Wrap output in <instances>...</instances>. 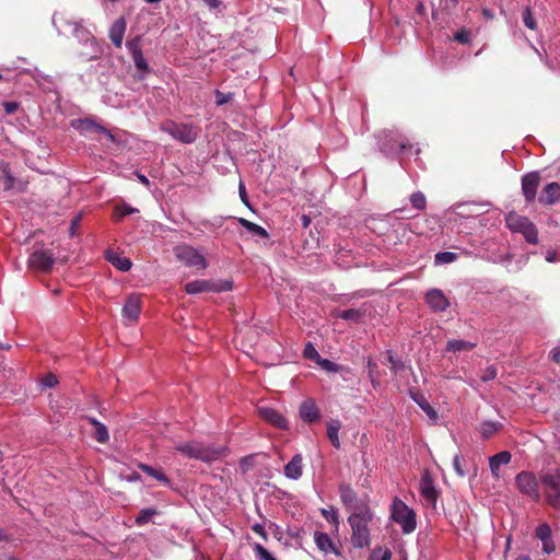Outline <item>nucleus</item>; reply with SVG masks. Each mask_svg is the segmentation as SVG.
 <instances>
[{"mask_svg": "<svg viewBox=\"0 0 560 560\" xmlns=\"http://www.w3.org/2000/svg\"><path fill=\"white\" fill-rule=\"evenodd\" d=\"M373 512L366 514H350L348 523L351 527V544L354 548H365L371 544L369 524L373 521Z\"/></svg>", "mask_w": 560, "mask_h": 560, "instance_id": "obj_1", "label": "nucleus"}, {"mask_svg": "<svg viewBox=\"0 0 560 560\" xmlns=\"http://www.w3.org/2000/svg\"><path fill=\"white\" fill-rule=\"evenodd\" d=\"M72 25V35L78 39L79 43H82L84 46L89 47L88 50L80 51L79 56L86 61L98 59L103 54L102 45L95 39V37L86 27L77 22H74Z\"/></svg>", "mask_w": 560, "mask_h": 560, "instance_id": "obj_2", "label": "nucleus"}, {"mask_svg": "<svg viewBox=\"0 0 560 560\" xmlns=\"http://www.w3.org/2000/svg\"><path fill=\"white\" fill-rule=\"evenodd\" d=\"M340 500L350 514H366L372 512L368 497H359L350 485L341 483L339 486Z\"/></svg>", "mask_w": 560, "mask_h": 560, "instance_id": "obj_3", "label": "nucleus"}, {"mask_svg": "<svg viewBox=\"0 0 560 560\" xmlns=\"http://www.w3.org/2000/svg\"><path fill=\"white\" fill-rule=\"evenodd\" d=\"M546 503L555 510H560V469L544 472L539 476Z\"/></svg>", "mask_w": 560, "mask_h": 560, "instance_id": "obj_4", "label": "nucleus"}, {"mask_svg": "<svg viewBox=\"0 0 560 560\" xmlns=\"http://www.w3.org/2000/svg\"><path fill=\"white\" fill-rule=\"evenodd\" d=\"M392 518L401 526L405 534H410L416 529V513L405 502L395 499L392 504Z\"/></svg>", "mask_w": 560, "mask_h": 560, "instance_id": "obj_5", "label": "nucleus"}, {"mask_svg": "<svg viewBox=\"0 0 560 560\" xmlns=\"http://www.w3.org/2000/svg\"><path fill=\"white\" fill-rule=\"evenodd\" d=\"M72 127L77 129L82 136L93 140L101 141L103 136L109 142L116 141L115 136L109 130L90 118L73 120Z\"/></svg>", "mask_w": 560, "mask_h": 560, "instance_id": "obj_6", "label": "nucleus"}, {"mask_svg": "<svg viewBox=\"0 0 560 560\" xmlns=\"http://www.w3.org/2000/svg\"><path fill=\"white\" fill-rule=\"evenodd\" d=\"M175 451L186 455L189 458H195L205 463H210L220 457L217 450L205 446L199 442H189L175 446Z\"/></svg>", "mask_w": 560, "mask_h": 560, "instance_id": "obj_7", "label": "nucleus"}, {"mask_svg": "<svg viewBox=\"0 0 560 560\" xmlns=\"http://www.w3.org/2000/svg\"><path fill=\"white\" fill-rule=\"evenodd\" d=\"M161 130L183 143H192L199 133V128L197 126L176 124L174 121H166L162 124Z\"/></svg>", "mask_w": 560, "mask_h": 560, "instance_id": "obj_8", "label": "nucleus"}, {"mask_svg": "<svg viewBox=\"0 0 560 560\" xmlns=\"http://www.w3.org/2000/svg\"><path fill=\"white\" fill-rule=\"evenodd\" d=\"M515 486L527 499L533 502H539L541 497L539 492V481L533 472L526 470L518 472L515 477Z\"/></svg>", "mask_w": 560, "mask_h": 560, "instance_id": "obj_9", "label": "nucleus"}, {"mask_svg": "<svg viewBox=\"0 0 560 560\" xmlns=\"http://www.w3.org/2000/svg\"><path fill=\"white\" fill-rule=\"evenodd\" d=\"M174 255L176 259L183 262L186 267L205 269L208 265L205 256L200 254L196 248L187 244L175 246Z\"/></svg>", "mask_w": 560, "mask_h": 560, "instance_id": "obj_10", "label": "nucleus"}, {"mask_svg": "<svg viewBox=\"0 0 560 560\" xmlns=\"http://www.w3.org/2000/svg\"><path fill=\"white\" fill-rule=\"evenodd\" d=\"M232 281L222 280H194L185 284V291L188 294H198L202 292H224L232 290Z\"/></svg>", "mask_w": 560, "mask_h": 560, "instance_id": "obj_11", "label": "nucleus"}, {"mask_svg": "<svg viewBox=\"0 0 560 560\" xmlns=\"http://www.w3.org/2000/svg\"><path fill=\"white\" fill-rule=\"evenodd\" d=\"M257 412L258 416L268 424L280 430L289 429L288 420L280 411L276 410L275 408L261 406L257 408Z\"/></svg>", "mask_w": 560, "mask_h": 560, "instance_id": "obj_12", "label": "nucleus"}, {"mask_svg": "<svg viewBox=\"0 0 560 560\" xmlns=\"http://www.w3.org/2000/svg\"><path fill=\"white\" fill-rule=\"evenodd\" d=\"M420 493L429 505L435 508L439 498V491L434 485L432 476L428 470H425L421 476Z\"/></svg>", "mask_w": 560, "mask_h": 560, "instance_id": "obj_13", "label": "nucleus"}, {"mask_svg": "<svg viewBox=\"0 0 560 560\" xmlns=\"http://www.w3.org/2000/svg\"><path fill=\"white\" fill-rule=\"evenodd\" d=\"M55 259L50 250H35L30 259L28 266L33 269L49 272L54 266Z\"/></svg>", "mask_w": 560, "mask_h": 560, "instance_id": "obj_14", "label": "nucleus"}, {"mask_svg": "<svg viewBox=\"0 0 560 560\" xmlns=\"http://www.w3.org/2000/svg\"><path fill=\"white\" fill-rule=\"evenodd\" d=\"M126 46L132 57L136 68L142 73H149L150 67L143 57L140 37H135L128 40Z\"/></svg>", "mask_w": 560, "mask_h": 560, "instance_id": "obj_15", "label": "nucleus"}, {"mask_svg": "<svg viewBox=\"0 0 560 560\" xmlns=\"http://www.w3.org/2000/svg\"><path fill=\"white\" fill-rule=\"evenodd\" d=\"M539 184L540 175L538 172H530L523 176L522 192L526 202L530 203L535 200Z\"/></svg>", "mask_w": 560, "mask_h": 560, "instance_id": "obj_16", "label": "nucleus"}, {"mask_svg": "<svg viewBox=\"0 0 560 560\" xmlns=\"http://www.w3.org/2000/svg\"><path fill=\"white\" fill-rule=\"evenodd\" d=\"M142 308V300L140 294H130L122 307V316L130 323L138 320Z\"/></svg>", "mask_w": 560, "mask_h": 560, "instance_id": "obj_17", "label": "nucleus"}, {"mask_svg": "<svg viewBox=\"0 0 560 560\" xmlns=\"http://www.w3.org/2000/svg\"><path fill=\"white\" fill-rule=\"evenodd\" d=\"M425 302L434 312H444L450 306L447 298L439 289L429 290L425 294Z\"/></svg>", "mask_w": 560, "mask_h": 560, "instance_id": "obj_18", "label": "nucleus"}, {"mask_svg": "<svg viewBox=\"0 0 560 560\" xmlns=\"http://www.w3.org/2000/svg\"><path fill=\"white\" fill-rule=\"evenodd\" d=\"M538 201L544 206H551L560 201V184L557 182L547 184L542 188Z\"/></svg>", "mask_w": 560, "mask_h": 560, "instance_id": "obj_19", "label": "nucleus"}, {"mask_svg": "<svg viewBox=\"0 0 560 560\" xmlns=\"http://www.w3.org/2000/svg\"><path fill=\"white\" fill-rule=\"evenodd\" d=\"M300 417L304 422L313 423L319 420V409L314 399H305L300 406Z\"/></svg>", "mask_w": 560, "mask_h": 560, "instance_id": "obj_20", "label": "nucleus"}, {"mask_svg": "<svg viewBox=\"0 0 560 560\" xmlns=\"http://www.w3.org/2000/svg\"><path fill=\"white\" fill-rule=\"evenodd\" d=\"M314 540L317 548L324 553H335L337 556L340 555L338 548L336 547V545L334 544L332 539L329 537L328 534L315 532Z\"/></svg>", "mask_w": 560, "mask_h": 560, "instance_id": "obj_21", "label": "nucleus"}, {"mask_svg": "<svg viewBox=\"0 0 560 560\" xmlns=\"http://www.w3.org/2000/svg\"><path fill=\"white\" fill-rule=\"evenodd\" d=\"M303 474V458L301 454H296L284 466V476L292 480H298Z\"/></svg>", "mask_w": 560, "mask_h": 560, "instance_id": "obj_22", "label": "nucleus"}, {"mask_svg": "<svg viewBox=\"0 0 560 560\" xmlns=\"http://www.w3.org/2000/svg\"><path fill=\"white\" fill-rule=\"evenodd\" d=\"M15 183L14 176L10 172L9 163L0 160V192L9 191Z\"/></svg>", "mask_w": 560, "mask_h": 560, "instance_id": "obj_23", "label": "nucleus"}, {"mask_svg": "<svg viewBox=\"0 0 560 560\" xmlns=\"http://www.w3.org/2000/svg\"><path fill=\"white\" fill-rule=\"evenodd\" d=\"M125 32L126 22L124 19L116 20L109 28V38L117 48H120L122 45Z\"/></svg>", "mask_w": 560, "mask_h": 560, "instance_id": "obj_24", "label": "nucleus"}, {"mask_svg": "<svg viewBox=\"0 0 560 560\" xmlns=\"http://www.w3.org/2000/svg\"><path fill=\"white\" fill-rule=\"evenodd\" d=\"M506 225L512 232L522 233L529 225L530 221L528 218L518 215L515 212H510L506 215Z\"/></svg>", "mask_w": 560, "mask_h": 560, "instance_id": "obj_25", "label": "nucleus"}, {"mask_svg": "<svg viewBox=\"0 0 560 560\" xmlns=\"http://www.w3.org/2000/svg\"><path fill=\"white\" fill-rule=\"evenodd\" d=\"M511 453L508 451L499 452L489 458V466L493 476H499L501 465H506L511 462Z\"/></svg>", "mask_w": 560, "mask_h": 560, "instance_id": "obj_26", "label": "nucleus"}, {"mask_svg": "<svg viewBox=\"0 0 560 560\" xmlns=\"http://www.w3.org/2000/svg\"><path fill=\"white\" fill-rule=\"evenodd\" d=\"M106 259L117 269L121 271H128L131 269L132 262L127 257H121L115 252H107Z\"/></svg>", "mask_w": 560, "mask_h": 560, "instance_id": "obj_27", "label": "nucleus"}, {"mask_svg": "<svg viewBox=\"0 0 560 560\" xmlns=\"http://www.w3.org/2000/svg\"><path fill=\"white\" fill-rule=\"evenodd\" d=\"M341 428V422L337 419H331L327 422V436L331 443V445L336 448L340 447V441H339V430Z\"/></svg>", "mask_w": 560, "mask_h": 560, "instance_id": "obj_28", "label": "nucleus"}, {"mask_svg": "<svg viewBox=\"0 0 560 560\" xmlns=\"http://www.w3.org/2000/svg\"><path fill=\"white\" fill-rule=\"evenodd\" d=\"M139 469L166 486L171 485V480L161 469L153 468L147 464H139Z\"/></svg>", "mask_w": 560, "mask_h": 560, "instance_id": "obj_29", "label": "nucleus"}, {"mask_svg": "<svg viewBox=\"0 0 560 560\" xmlns=\"http://www.w3.org/2000/svg\"><path fill=\"white\" fill-rule=\"evenodd\" d=\"M475 347H476L475 342L451 339L447 341L445 350L448 352H460V351H470Z\"/></svg>", "mask_w": 560, "mask_h": 560, "instance_id": "obj_30", "label": "nucleus"}, {"mask_svg": "<svg viewBox=\"0 0 560 560\" xmlns=\"http://www.w3.org/2000/svg\"><path fill=\"white\" fill-rule=\"evenodd\" d=\"M238 222L243 228H245L247 231H249L250 233H253L257 236H260L262 238H267L269 236L268 232L262 226H260L249 220L241 218L238 220Z\"/></svg>", "mask_w": 560, "mask_h": 560, "instance_id": "obj_31", "label": "nucleus"}, {"mask_svg": "<svg viewBox=\"0 0 560 560\" xmlns=\"http://www.w3.org/2000/svg\"><path fill=\"white\" fill-rule=\"evenodd\" d=\"M385 357H386L387 362L390 364V370L394 374H398L399 372H402L406 370L405 363L401 360L396 359L394 357L392 350H387L385 352Z\"/></svg>", "mask_w": 560, "mask_h": 560, "instance_id": "obj_32", "label": "nucleus"}, {"mask_svg": "<svg viewBox=\"0 0 560 560\" xmlns=\"http://www.w3.org/2000/svg\"><path fill=\"white\" fill-rule=\"evenodd\" d=\"M138 212L137 208H133L127 203L117 205L114 209V219L120 221L125 215H129Z\"/></svg>", "mask_w": 560, "mask_h": 560, "instance_id": "obj_33", "label": "nucleus"}, {"mask_svg": "<svg viewBox=\"0 0 560 560\" xmlns=\"http://www.w3.org/2000/svg\"><path fill=\"white\" fill-rule=\"evenodd\" d=\"M413 399L430 419L435 420L438 418L436 411L422 395L413 396Z\"/></svg>", "mask_w": 560, "mask_h": 560, "instance_id": "obj_34", "label": "nucleus"}, {"mask_svg": "<svg viewBox=\"0 0 560 560\" xmlns=\"http://www.w3.org/2000/svg\"><path fill=\"white\" fill-rule=\"evenodd\" d=\"M158 511L155 509H143L140 511L138 516L136 517V524L141 526L149 523L152 516L156 515Z\"/></svg>", "mask_w": 560, "mask_h": 560, "instance_id": "obj_35", "label": "nucleus"}, {"mask_svg": "<svg viewBox=\"0 0 560 560\" xmlns=\"http://www.w3.org/2000/svg\"><path fill=\"white\" fill-rule=\"evenodd\" d=\"M410 202L415 209L420 211L424 210L427 207L425 196L421 191L413 192L410 196Z\"/></svg>", "mask_w": 560, "mask_h": 560, "instance_id": "obj_36", "label": "nucleus"}, {"mask_svg": "<svg viewBox=\"0 0 560 560\" xmlns=\"http://www.w3.org/2000/svg\"><path fill=\"white\" fill-rule=\"evenodd\" d=\"M525 240L530 244H537L538 243V231L533 222L527 225L526 230L522 232Z\"/></svg>", "mask_w": 560, "mask_h": 560, "instance_id": "obj_37", "label": "nucleus"}, {"mask_svg": "<svg viewBox=\"0 0 560 560\" xmlns=\"http://www.w3.org/2000/svg\"><path fill=\"white\" fill-rule=\"evenodd\" d=\"M392 551L388 548H375L372 550L369 560H390Z\"/></svg>", "mask_w": 560, "mask_h": 560, "instance_id": "obj_38", "label": "nucleus"}, {"mask_svg": "<svg viewBox=\"0 0 560 560\" xmlns=\"http://www.w3.org/2000/svg\"><path fill=\"white\" fill-rule=\"evenodd\" d=\"M320 514L325 517V520L331 524H334L336 527L339 524V515L338 511L335 508L330 509H322Z\"/></svg>", "mask_w": 560, "mask_h": 560, "instance_id": "obj_39", "label": "nucleus"}, {"mask_svg": "<svg viewBox=\"0 0 560 560\" xmlns=\"http://www.w3.org/2000/svg\"><path fill=\"white\" fill-rule=\"evenodd\" d=\"M94 432V439L100 443H106L109 440V433L105 424L101 423L97 425Z\"/></svg>", "mask_w": 560, "mask_h": 560, "instance_id": "obj_40", "label": "nucleus"}, {"mask_svg": "<svg viewBox=\"0 0 560 560\" xmlns=\"http://www.w3.org/2000/svg\"><path fill=\"white\" fill-rule=\"evenodd\" d=\"M499 430V424L495 422H483L480 428V433L485 439L491 438Z\"/></svg>", "mask_w": 560, "mask_h": 560, "instance_id": "obj_41", "label": "nucleus"}, {"mask_svg": "<svg viewBox=\"0 0 560 560\" xmlns=\"http://www.w3.org/2000/svg\"><path fill=\"white\" fill-rule=\"evenodd\" d=\"M317 364L322 369H324L325 371H328V372L337 373V372H341L343 370V366L338 365L328 359L320 358V360L317 362Z\"/></svg>", "mask_w": 560, "mask_h": 560, "instance_id": "obj_42", "label": "nucleus"}, {"mask_svg": "<svg viewBox=\"0 0 560 560\" xmlns=\"http://www.w3.org/2000/svg\"><path fill=\"white\" fill-rule=\"evenodd\" d=\"M255 556L259 560H277L272 555L260 544H255L253 547Z\"/></svg>", "mask_w": 560, "mask_h": 560, "instance_id": "obj_43", "label": "nucleus"}, {"mask_svg": "<svg viewBox=\"0 0 560 560\" xmlns=\"http://www.w3.org/2000/svg\"><path fill=\"white\" fill-rule=\"evenodd\" d=\"M457 258V255L453 252H441L435 255V262L436 264H451L455 261Z\"/></svg>", "mask_w": 560, "mask_h": 560, "instance_id": "obj_44", "label": "nucleus"}, {"mask_svg": "<svg viewBox=\"0 0 560 560\" xmlns=\"http://www.w3.org/2000/svg\"><path fill=\"white\" fill-rule=\"evenodd\" d=\"M361 312L354 308L343 310L338 314V317L345 320H358Z\"/></svg>", "mask_w": 560, "mask_h": 560, "instance_id": "obj_45", "label": "nucleus"}, {"mask_svg": "<svg viewBox=\"0 0 560 560\" xmlns=\"http://www.w3.org/2000/svg\"><path fill=\"white\" fill-rule=\"evenodd\" d=\"M536 536L537 538H539L541 541H545V540H548V539H551V528L549 525L547 524H541L537 527L536 529Z\"/></svg>", "mask_w": 560, "mask_h": 560, "instance_id": "obj_46", "label": "nucleus"}, {"mask_svg": "<svg viewBox=\"0 0 560 560\" xmlns=\"http://www.w3.org/2000/svg\"><path fill=\"white\" fill-rule=\"evenodd\" d=\"M522 18H523V23L525 24L526 27H528L529 30L536 28V26H537L536 21H535L533 13L528 7L523 11Z\"/></svg>", "mask_w": 560, "mask_h": 560, "instance_id": "obj_47", "label": "nucleus"}, {"mask_svg": "<svg viewBox=\"0 0 560 560\" xmlns=\"http://www.w3.org/2000/svg\"><path fill=\"white\" fill-rule=\"evenodd\" d=\"M214 95H215V104L218 106L229 103L234 97V93H232V92L223 93L219 90H215Z\"/></svg>", "mask_w": 560, "mask_h": 560, "instance_id": "obj_48", "label": "nucleus"}, {"mask_svg": "<svg viewBox=\"0 0 560 560\" xmlns=\"http://www.w3.org/2000/svg\"><path fill=\"white\" fill-rule=\"evenodd\" d=\"M303 353H304V357H305V358H307V359H310V360H312V361H314V362H316V363H317V362L320 360V358H322V357L319 355V353L317 352V350H316V349L313 347V345H312V343H310V342L305 346V348H304V352H303Z\"/></svg>", "mask_w": 560, "mask_h": 560, "instance_id": "obj_49", "label": "nucleus"}, {"mask_svg": "<svg viewBox=\"0 0 560 560\" xmlns=\"http://www.w3.org/2000/svg\"><path fill=\"white\" fill-rule=\"evenodd\" d=\"M453 39L459 44H469L470 43V33L463 28L459 32L454 34Z\"/></svg>", "mask_w": 560, "mask_h": 560, "instance_id": "obj_50", "label": "nucleus"}, {"mask_svg": "<svg viewBox=\"0 0 560 560\" xmlns=\"http://www.w3.org/2000/svg\"><path fill=\"white\" fill-rule=\"evenodd\" d=\"M5 114L12 115L20 108V103L15 101H7L2 103Z\"/></svg>", "mask_w": 560, "mask_h": 560, "instance_id": "obj_51", "label": "nucleus"}, {"mask_svg": "<svg viewBox=\"0 0 560 560\" xmlns=\"http://www.w3.org/2000/svg\"><path fill=\"white\" fill-rule=\"evenodd\" d=\"M462 462H463V458L459 455H455L454 456V458H453V467H454L456 474L459 477L464 478L466 476V472H465V470L463 468Z\"/></svg>", "mask_w": 560, "mask_h": 560, "instance_id": "obj_52", "label": "nucleus"}, {"mask_svg": "<svg viewBox=\"0 0 560 560\" xmlns=\"http://www.w3.org/2000/svg\"><path fill=\"white\" fill-rule=\"evenodd\" d=\"M495 377H497V368L494 365L488 366L481 375V380L483 382L494 380Z\"/></svg>", "mask_w": 560, "mask_h": 560, "instance_id": "obj_53", "label": "nucleus"}, {"mask_svg": "<svg viewBox=\"0 0 560 560\" xmlns=\"http://www.w3.org/2000/svg\"><path fill=\"white\" fill-rule=\"evenodd\" d=\"M58 383V380H57V376L54 375V374H47L44 378H43V385L45 387H54L56 384Z\"/></svg>", "mask_w": 560, "mask_h": 560, "instance_id": "obj_54", "label": "nucleus"}, {"mask_svg": "<svg viewBox=\"0 0 560 560\" xmlns=\"http://www.w3.org/2000/svg\"><path fill=\"white\" fill-rule=\"evenodd\" d=\"M252 529H253L254 533L259 535L264 540H268V535H267V532L265 530L264 525H261V524H254L252 526Z\"/></svg>", "mask_w": 560, "mask_h": 560, "instance_id": "obj_55", "label": "nucleus"}, {"mask_svg": "<svg viewBox=\"0 0 560 560\" xmlns=\"http://www.w3.org/2000/svg\"><path fill=\"white\" fill-rule=\"evenodd\" d=\"M542 549L546 553H551L555 550V544L551 539L542 541Z\"/></svg>", "mask_w": 560, "mask_h": 560, "instance_id": "obj_56", "label": "nucleus"}, {"mask_svg": "<svg viewBox=\"0 0 560 560\" xmlns=\"http://www.w3.org/2000/svg\"><path fill=\"white\" fill-rule=\"evenodd\" d=\"M312 220L308 214H302L301 215V223L303 229H307L311 224Z\"/></svg>", "mask_w": 560, "mask_h": 560, "instance_id": "obj_57", "label": "nucleus"}, {"mask_svg": "<svg viewBox=\"0 0 560 560\" xmlns=\"http://www.w3.org/2000/svg\"><path fill=\"white\" fill-rule=\"evenodd\" d=\"M551 359H552L555 362L560 363V347L555 348V349L551 351Z\"/></svg>", "mask_w": 560, "mask_h": 560, "instance_id": "obj_58", "label": "nucleus"}, {"mask_svg": "<svg viewBox=\"0 0 560 560\" xmlns=\"http://www.w3.org/2000/svg\"><path fill=\"white\" fill-rule=\"evenodd\" d=\"M209 8L217 9L220 5L219 0H202Z\"/></svg>", "mask_w": 560, "mask_h": 560, "instance_id": "obj_59", "label": "nucleus"}, {"mask_svg": "<svg viewBox=\"0 0 560 560\" xmlns=\"http://www.w3.org/2000/svg\"><path fill=\"white\" fill-rule=\"evenodd\" d=\"M397 143H398V147H399V149L401 151L406 150L407 148H411V144L408 143L407 141L402 140V139L397 141Z\"/></svg>", "mask_w": 560, "mask_h": 560, "instance_id": "obj_60", "label": "nucleus"}, {"mask_svg": "<svg viewBox=\"0 0 560 560\" xmlns=\"http://www.w3.org/2000/svg\"><path fill=\"white\" fill-rule=\"evenodd\" d=\"M416 12L420 15H423L424 12H425V8L424 5L421 3V2H418L417 3V7H416Z\"/></svg>", "mask_w": 560, "mask_h": 560, "instance_id": "obj_61", "label": "nucleus"}, {"mask_svg": "<svg viewBox=\"0 0 560 560\" xmlns=\"http://www.w3.org/2000/svg\"><path fill=\"white\" fill-rule=\"evenodd\" d=\"M86 420L94 427L96 428L97 425H100L102 422H100L98 420H96L95 418L93 417H86Z\"/></svg>", "mask_w": 560, "mask_h": 560, "instance_id": "obj_62", "label": "nucleus"}, {"mask_svg": "<svg viewBox=\"0 0 560 560\" xmlns=\"http://www.w3.org/2000/svg\"><path fill=\"white\" fill-rule=\"evenodd\" d=\"M368 366H369V370H370L369 374H370V376L372 378V382L374 383L372 374H373V370L376 368V363L369 361Z\"/></svg>", "mask_w": 560, "mask_h": 560, "instance_id": "obj_63", "label": "nucleus"}, {"mask_svg": "<svg viewBox=\"0 0 560 560\" xmlns=\"http://www.w3.org/2000/svg\"><path fill=\"white\" fill-rule=\"evenodd\" d=\"M138 178H139V180H140L142 184H144V185H147V186L150 184L149 179H148L144 175L139 174V175H138Z\"/></svg>", "mask_w": 560, "mask_h": 560, "instance_id": "obj_64", "label": "nucleus"}]
</instances>
